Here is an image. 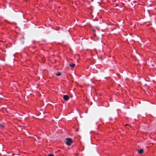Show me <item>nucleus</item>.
Returning <instances> with one entry per match:
<instances>
[{
	"label": "nucleus",
	"mask_w": 156,
	"mask_h": 156,
	"mask_svg": "<svg viewBox=\"0 0 156 156\" xmlns=\"http://www.w3.org/2000/svg\"><path fill=\"white\" fill-rule=\"evenodd\" d=\"M65 142L66 145L70 146L73 142L72 139L71 138H67L66 139Z\"/></svg>",
	"instance_id": "nucleus-1"
},
{
	"label": "nucleus",
	"mask_w": 156,
	"mask_h": 156,
	"mask_svg": "<svg viewBox=\"0 0 156 156\" xmlns=\"http://www.w3.org/2000/svg\"><path fill=\"white\" fill-rule=\"evenodd\" d=\"M75 66V64L73 63H71L69 64V66L72 68H73Z\"/></svg>",
	"instance_id": "nucleus-3"
},
{
	"label": "nucleus",
	"mask_w": 156,
	"mask_h": 156,
	"mask_svg": "<svg viewBox=\"0 0 156 156\" xmlns=\"http://www.w3.org/2000/svg\"><path fill=\"white\" fill-rule=\"evenodd\" d=\"M138 152L140 154H142L143 152V149H140V150H139L138 151Z\"/></svg>",
	"instance_id": "nucleus-4"
},
{
	"label": "nucleus",
	"mask_w": 156,
	"mask_h": 156,
	"mask_svg": "<svg viewBox=\"0 0 156 156\" xmlns=\"http://www.w3.org/2000/svg\"><path fill=\"white\" fill-rule=\"evenodd\" d=\"M63 99L65 101H68L69 99V97L68 95H64L63 96Z\"/></svg>",
	"instance_id": "nucleus-2"
},
{
	"label": "nucleus",
	"mask_w": 156,
	"mask_h": 156,
	"mask_svg": "<svg viewBox=\"0 0 156 156\" xmlns=\"http://www.w3.org/2000/svg\"><path fill=\"white\" fill-rule=\"evenodd\" d=\"M48 156H54V155L52 154H48Z\"/></svg>",
	"instance_id": "nucleus-7"
},
{
	"label": "nucleus",
	"mask_w": 156,
	"mask_h": 156,
	"mask_svg": "<svg viewBox=\"0 0 156 156\" xmlns=\"http://www.w3.org/2000/svg\"><path fill=\"white\" fill-rule=\"evenodd\" d=\"M61 75V74L60 72H58L56 74V75L58 76H59Z\"/></svg>",
	"instance_id": "nucleus-5"
},
{
	"label": "nucleus",
	"mask_w": 156,
	"mask_h": 156,
	"mask_svg": "<svg viewBox=\"0 0 156 156\" xmlns=\"http://www.w3.org/2000/svg\"><path fill=\"white\" fill-rule=\"evenodd\" d=\"M4 126L2 124H0V127H1V128H4Z\"/></svg>",
	"instance_id": "nucleus-6"
}]
</instances>
